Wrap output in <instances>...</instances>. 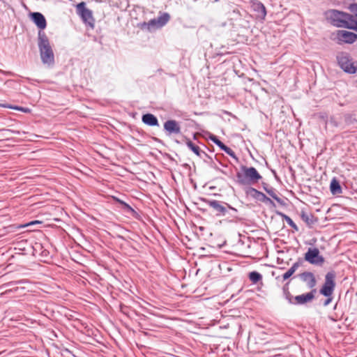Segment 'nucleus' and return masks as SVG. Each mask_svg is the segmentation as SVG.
Segmentation results:
<instances>
[{
	"label": "nucleus",
	"mask_w": 357,
	"mask_h": 357,
	"mask_svg": "<svg viewBox=\"0 0 357 357\" xmlns=\"http://www.w3.org/2000/svg\"><path fill=\"white\" fill-rule=\"evenodd\" d=\"M38 46L43 63L48 66L54 64V54L46 33L39 31L38 34Z\"/></svg>",
	"instance_id": "obj_1"
},
{
	"label": "nucleus",
	"mask_w": 357,
	"mask_h": 357,
	"mask_svg": "<svg viewBox=\"0 0 357 357\" xmlns=\"http://www.w3.org/2000/svg\"><path fill=\"white\" fill-rule=\"evenodd\" d=\"M241 172L236 173V183L242 186L251 185L259 182L262 176L253 167H246L242 165L241 167Z\"/></svg>",
	"instance_id": "obj_2"
},
{
	"label": "nucleus",
	"mask_w": 357,
	"mask_h": 357,
	"mask_svg": "<svg viewBox=\"0 0 357 357\" xmlns=\"http://www.w3.org/2000/svg\"><path fill=\"white\" fill-rule=\"evenodd\" d=\"M201 200L213 208L215 215L218 217L226 215L228 213V210H231L233 212V213L231 214V216L236 218V213H238L237 209L226 202L215 199H208L206 198H202Z\"/></svg>",
	"instance_id": "obj_3"
},
{
	"label": "nucleus",
	"mask_w": 357,
	"mask_h": 357,
	"mask_svg": "<svg viewBox=\"0 0 357 357\" xmlns=\"http://www.w3.org/2000/svg\"><path fill=\"white\" fill-rule=\"evenodd\" d=\"M330 18L334 26L347 28L349 21H354V16L347 13L332 10Z\"/></svg>",
	"instance_id": "obj_4"
},
{
	"label": "nucleus",
	"mask_w": 357,
	"mask_h": 357,
	"mask_svg": "<svg viewBox=\"0 0 357 357\" xmlns=\"http://www.w3.org/2000/svg\"><path fill=\"white\" fill-rule=\"evenodd\" d=\"M336 273L335 271L328 272L325 275L324 282L319 290V293L325 297L333 295L336 283Z\"/></svg>",
	"instance_id": "obj_5"
},
{
	"label": "nucleus",
	"mask_w": 357,
	"mask_h": 357,
	"mask_svg": "<svg viewBox=\"0 0 357 357\" xmlns=\"http://www.w3.org/2000/svg\"><path fill=\"white\" fill-rule=\"evenodd\" d=\"M76 13L86 24L92 28L94 26L95 20L92 11L86 7L85 2L82 1L76 6Z\"/></svg>",
	"instance_id": "obj_6"
},
{
	"label": "nucleus",
	"mask_w": 357,
	"mask_h": 357,
	"mask_svg": "<svg viewBox=\"0 0 357 357\" xmlns=\"http://www.w3.org/2000/svg\"><path fill=\"white\" fill-rule=\"evenodd\" d=\"M337 61L339 66L344 72L350 74H354L356 72L357 68L354 66L348 53H340L337 56Z\"/></svg>",
	"instance_id": "obj_7"
},
{
	"label": "nucleus",
	"mask_w": 357,
	"mask_h": 357,
	"mask_svg": "<svg viewBox=\"0 0 357 357\" xmlns=\"http://www.w3.org/2000/svg\"><path fill=\"white\" fill-rule=\"evenodd\" d=\"M304 260L317 266H322L325 261L324 257L320 255L317 248H309L304 255Z\"/></svg>",
	"instance_id": "obj_8"
},
{
	"label": "nucleus",
	"mask_w": 357,
	"mask_h": 357,
	"mask_svg": "<svg viewBox=\"0 0 357 357\" xmlns=\"http://www.w3.org/2000/svg\"><path fill=\"white\" fill-rule=\"evenodd\" d=\"M164 130L167 135H180L181 133V127L180 123L174 119L167 120L163 125Z\"/></svg>",
	"instance_id": "obj_9"
},
{
	"label": "nucleus",
	"mask_w": 357,
	"mask_h": 357,
	"mask_svg": "<svg viewBox=\"0 0 357 357\" xmlns=\"http://www.w3.org/2000/svg\"><path fill=\"white\" fill-rule=\"evenodd\" d=\"M316 293L317 289H313L306 294L296 296L291 302V305H303L310 303L314 300Z\"/></svg>",
	"instance_id": "obj_10"
},
{
	"label": "nucleus",
	"mask_w": 357,
	"mask_h": 357,
	"mask_svg": "<svg viewBox=\"0 0 357 357\" xmlns=\"http://www.w3.org/2000/svg\"><path fill=\"white\" fill-rule=\"evenodd\" d=\"M297 277L311 290L316 289L317 280L313 273L310 271H304L297 275Z\"/></svg>",
	"instance_id": "obj_11"
},
{
	"label": "nucleus",
	"mask_w": 357,
	"mask_h": 357,
	"mask_svg": "<svg viewBox=\"0 0 357 357\" xmlns=\"http://www.w3.org/2000/svg\"><path fill=\"white\" fill-rule=\"evenodd\" d=\"M337 38L340 42L352 44L357 40V34L345 30H339L337 32Z\"/></svg>",
	"instance_id": "obj_12"
},
{
	"label": "nucleus",
	"mask_w": 357,
	"mask_h": 357,
	"mask_svg": "<svg viewBox=\"0 0 357 357\" xmlns=\"http://www.w3.org/2000/svg\"><path fill=\"white\" fill-rule=\"evenodd\" d=\"M31 20L33 23L40 29L39 31H43L47 26V21L44 15L38 12L30 13Z\"/></svg>",
	"instance_id": "obj_13"
},
{
	"label": "nucleus",
	"mask_w": 357,
	"mask_h": 357,
	"mask_svg": "<svg viewBox=\"0 0 357 357\" xmlns=\"http://www.w3.org/2000/svg\"><path fill=\"white\" fill-rule=\"evenodd\" d=\"M185 142L187 146L197 156L202 158V155H206L207 154L202 151L200 147L194 144L189 138L184 137Z\"/></svg>",
	"instance_id": "obj_14"
},
{
	"label": "nucleus",
	"mask_w": 357,
	"mask_h": 357,
	"mask_svg": "<svg viewBox=\"0 0 357 357\" xmlns=\"http://www.w3.org/2000/svg\"><path fill=\"white\" fill-rule=\"evenodd\" d=\"M142 122L149 126H159L157 117L151 113L144 114L142 116Z\"/></svg>",
	"instance_id": "obj_15"
},
{
	"label": "nucleus",
	"mask_w": 357,
	"mask_h": 357,
	"mask_svg": "<svg viewBox=\"0 0 357 357\" xmlns=\"http://www.w3.org/2000/svg\"><path fill=\"white\" fill-rule=\"evenodd\" d=\"M33 249L34 255H38L43 259H47L50 256V252L40 243H36Z\"/></svg>",
	"instance_id": "obj_16"
},
{
	"label": "nucleus",
	"mask_w": 357,
	"mask_h": 357,
	"mask_svg": "<svg viewBox=\"0 0 357 357\" xmlns=\"http://www.w3.org/2000/svg\"><path fill=\"white\" fill-rule=\"evenodd\" d=\"M248 278L253 284H259L261 287L264 286L262 281V275L256 271H251L248 273Z\"/></svg>",
	"instance_id": "obj_17"
},
{
	"label": "nucleus",
	"mask_w": 357,
	"mask_h": 357,
	"mask_svg": "<svg viewBox=\"0 0 357 357\" xmlns=\"http://www.w3.org/2000/svg\"><path fill=\"white\" fill-rule=\"evenodd\" d=\"M303 259L299 258L297 261H296L291 267L284 273L282 277L283 280H286L289 279L295 272L302 265Z\"/></svg>",
	"instance_id": "obj_18"
},
{
	"label": "nucleus",
	"mask_w": 357,
	"mask_h": 357,
	"mask_svg": "<svg viewBox=\"0 0 357 357\" xmlns=\"http://www.w3.org/2000/svg\"><path fill=\"white\" fill-rule=\"evenodd\" d=\"M254 11L258 13V17L262 20H264L266 16V9L264 5L260 2H255V4L252 6Z\"/></svg>",
	"instance_id": "obj_19"
},
{
	"label": "nucleus",
	"mask_w": 357,
	"mask_h": 357,
	"mask_svg": "<svg viewBox=\"0 0 357 357\" xmlns=\"http://www.w3.org/2000/svg\"><path fill=\"white\" fill-rule=\"evenodd\" d=\"M140 28L142 29H147L151 31L152 29L160 28L157 23V19L154 18L149 21L148 22H143L140 24Z\"/></svg>",
	"instance_id": "obj_20"
},
{
	"label": "nucleus",
	"mask_w": 357,
	"mask_h": 357,
	"mask_svg": "<svg viewBox=\"0 0 357 357\" xmlns=\"http://www.w3.org/2000/svg\"><path fill=\"white\" fill-rule=\"evenodd\" d=\"M330 190L333 195L340 194L342 192L340 182L335 178H333L331 181Z\"/></svg>",
	"instance_id": "obj_21"
},
{
	"label": "nucleus",
	"mask_w": 357,
	"mask_h": 357,
	"mask_svg": "<svg viewBox=\"0 0 357 357\" xmlns=\"http://www.w3.org/2000/svg\"><path fill=\"white\" fill-rule=\"evenodd\" d=\"M301 218L309 226L314 225L317 221V218L312 213H307L303 211H301Z\"/></svg>",
	"instance_id": "obj_22"
},
{
	"label": "nucleus",
	"mask_w": 357,
	"mask_h": 357,
	"mask_svg": "<svg viewBox=\"0 0 357 357\" xmlns=\"http://www.w3.org/2000/svg\"><path fill=\"white\" fill-rule=\"evenodd\" d=\"M26 282L24 280H18V281H14L11 282L8 284H7L8 286L11 287L10 289H7L6 291H12V292H17L18 291H24V287H19L18 284H22Z\"/></svg>",
	"instance_id": "obj_23"
},
{
	"label": "nucleus",
	"mask_w": 357,
	"mask_h": 357,
	"mask_svg": "<svg viewBox=\"0 0 357 357\" xmlns=\"http://www.w3.org/2000/svg\"><path fill=\"white\" fill-rule=\"evenodd\" d=\"M289 281L284 284L282 287V291L285 299L291 304L294 296L289 291Z\"/></svg>",
	"instance_id": "obj_24"
},
{
	"label": "nucleus",
	"mask_w": 357,
	"mask_h": 357,
	"mask_svg": "<svg viewBox=\"0 0 357 357\" xmlns=\"http://www.w3.org/2000/svg\"><path fill=\"white\" fill-rule=\"evenodd\" d=\"M244 190L246 196L251 197L252 198L257 200L260 191L251 186L246 187Z\"/></svg>",
	"instance_id": "obj_25"
},
{
	"label": "nucleus",
	"mask_w": 357,
	"mask_h": 357,
	"mask_svg": "<svg viewBox=\"0 0 357 357\" xmlns=\"http://www.w3.org/2000/svg\"><path fill=\"white\" fill-rule=\"evenodd\" d=\"M156 19L158 26L161 28L169 22L170 19V15L167 13H163L160 16H159Z\"/></svg>",
	"instance_id": "obj_26"
},
{
	"label": "nucleus",
	"mask_w": 357,
	"mask_h": 357,
	"mask_svg": "<svg viewBox=\"0 0 357 357\" xmlns=\"http://www.w3.org/2000/svg\"><path fill=\"white\" fill-rule=\"evenodd\" d=\"M265 191L278 203H279L280 204H283V200L277 195V194L275 193V190L273 188H265Z\"/></svg>",
	"instance_id": "obj_27"
},
{
	"label": "nucleus",
	"mask_w": 357,
	"mask_h": 357,
	"mask_svg": "<svg viewBox=\"0 0 357 357\" xmlns=\"http://www.w3.org/2000/svg\"><path fill=\"white\" fill-rule=\"evenodd\" d=\"M122 209L126 212L131 214L133 217L138 215L137 213L126 202H121Z\"/></svg>",
	"instance_id": "obj_28"
},
{
	"label": "nucleus",
	"mask_w": 357,
	"mask_h": 357,
	"mask_svg": "<svg viewBox=\"0 0 357 357\" xmlns=\"http://www.w3.org/2000/svg\"><path fill=\"white\" fill-rule=\"evenodd\" d=\"M279 214L282 216V219L284 220L293 229H294L296 231L298 230L297 225L294 223V222L291 220L290 217L282 213H280Z\"/></svg>",
	"instance_id": "obj_29"
},
{
	"label": "nucleus",
	"mask_w": 357,
	"mask_h": 357,
	"mask_svg": "<svg viewBox=\"0 0 357 357\" xmlns=\"http://www.w3.org/2000/svg\"><path fill=\"white\" fill-rule=\"evenodd\" d=\"M257 201L261 202L267 204H271V205L275 206L274 202L269 197H268L264 193H263L261 192H260V194L258 197Z\"/></svg>",
	"instance_id": "obj_30"
},
{
	"label": "nucleus",
	"mask_w": 357,
	"mask_h": 357,
	"mask_svg": "<svg viewBox=\"0 0 357 357\" xmlns=\"http://www.w3.org/2000/svg\"><path fill=\"white\" fill-rule=\"evenodd\" d=\"M228 14H229V16L231 20H237L241 16L239 10L237 8H235V9L232 10L231 11H229L228 13Z\"/></svg>",
	"instance_id": "obj_31"
},
{
	"label": "nucleus",
	"mask_w": 357,
	"mask_h": 357,
	"mask_svg": "<svg viewBox=\"0 0 357 357\" xmlns=\"http://www.w3.org/2000/svg\"><path fill=\"white\" fill-rule=\"evenodd\" d=\"M209 139L215 143L221 150L224 149L226 146L223 142H222L215 135H211L209 137Z\"/></svg>",
	"instance_id": "obj_32"
},
{
	"label": "nucleus",
	"mask_w": 357,
	"mask_h": 357,
	"mask_svg": "<svg viewBox=\"0 0 357 357\" xmlns=\"http://www.w3.org/2000/svg\"><path fill=\"white\" fill-rule=\"evenodd\" d=\"M222 151H224L226 153H227L229 155H230L231 157L234 158L236 161L238 160V158L236 156L235 152L231 148L228 147L227 146H225Z\"/></svg>",
	"instance_id": "obj_33"
},
{
	"label": "nucleus",
	"mask_w": 357,
	"mask_h": 357,
	"mask_svg": "<svg viewBox=\"0 0 357 357\" xmlns=\"http://www.w3.org/2000/svg\"><path fill=\"white\" fill-rule=\"evenodd\" d=\"M3 107L10 108V109H15V110H18V111H22L24 112H27L28 111H29V109L28 108L22 107H20V106L3 105Z\"/></svg>",
	"instance_id": "obj_34"
},
{
	"label": "nucleus",
	"mask_w": 357,
	"mask_h": 357,
	"mask_svg": "<svg viewBox=\"0 0 357 357\" xmlns=\"http://www.w3.org/2000/svg\"><path fill=\"white\" fill-rule=\"evenodd\" d=\"M347 29H353L357 31V20L349 21Z\"/></svg>",
	"instance_id": "obj_35"
},
{
	"label": "nucleus",
	"mask_w": 357,
	"mask_h": 357,
	"mask_svg": "<svg viewBox=\"0 0 357 357\" xmlns=\"http://www.w3.org/2000/svg\"><path fill=\"white\" fill-rule=\"evenodd\" d=\"M349 10L351 12L355 14V16L357 17V3H351L349 6Z\"/></svg>",
	"instance_id": "obj_36"
},
{
	"label": "nucleus",
	"mask_w": 357,
	"mask_h": 357,
	"mask_svg": "<svg viewBox=\"0 0 357 357\" xmlns=\"http://www.w3.org/2000/svg\"><path fill=\"white\" fill-rule=\"evenodd\" d=\"M326 298H327L325 300V301H324V306H327V305H328L331 303V301H332V300H333V297H332V296H329V297H326Z\"/></svg>",
	"instance_id": "obj_37"
},
{
	"label": "nucleus",
	"mask_w": 357,
	"mask_h": 357,
	"mask_svg": "<svg viewBox=\"0 0 357 357\" xmlns=\"http://www.w3.org/2000/svg\"><path fill=\"white\" fill-rule=\"evenodd\" d=\"M263 189L265 190V188H269L266 183H262Z\"/></svg>",
	"instance_id": "obj_38"
},
{
	"label": "nucleus",
	"mask_w": 357,
	"mask_h": 357,
	"mask_svg": "<svg viewBox=\"0 0 357 357\" xmlns=\"http://www.w3.org/2000/svg\"><path fill=\"white\" fill-rule=\"evenodd\" d=\"M114 200H115L116 202H117L118 203H119L120 204H121V202H125L124 201L121 200L120 199H119V198H116V197L114 198Z\"/></svg>",
	"instance_id": "obj_39"
},
{
	"label": "nucleus",
	"mask_w": 357,
	"mask_h": 357,
	"mask_svg": "<svg viewBox=\"0 0 357 357\" xmlns=\"http://www.w3.org/2000/svg\"><path fill=\"white\" fill-rule=\"evenodd\" d=\"M250 3H251V6H252L255 2H257V0H249Z\"/></svg>",
	"instance_id": "obj_40"
},
{
	"label": "nucleus",
	"mask_w": 357,
	"mask_h": 357,
	"mask_svg": "<svg viewBox=\"0 0 357 357\" xmlns=\"http://www.w3.org/2000/svg\"><path fill=\"white\" fill-rule=\"evenodd\" d=\"M218 169L220 172H221L222 174H225V175H227V172H225V171L221 170V169Z\"/></svg>",
	"instance_id": "obj_41"
},
{
	"label": "nucleus",
	"mask_w": 357,
	"mask_h": 357,
	"mask_svg": "<svg viewBox=\"0 0 357 357\" xmlns=\"http://www.w3.org/2000/svg\"><path fill=\"white\" fill-rule=\"evenodd\" d=\"M272 172L274 174L276 178H278L277 174H276V172L275 170H272Z\"/></svg>",
	"instance_id": "obj_42"
},
{
	"label": "nucleus",
	"mask_w": 357,
	"mask_h": 357,
	"mask_svg": "<svg viewBox=\"0 0 357 357\" xmlns=\"http://www.w3.org/2000/svg\"><path fill=\"white\" fill-rule=\"evenodd\" d=\"M193 139H197V134L196 133L194 134Z\"/></svg>",
	"instance_id": "obj_43"
},
{
	"label": "nucleus",
	"mask_w": 357,
	"mask_h": 357,
	"mask_svg": "<svg viewBox=\"0 0 357 357\" xmlns=\"http://www.w3.org/2000/svg\"><path fill=\"white\" fill-rule=\"evenodd\" d=\"M36 222H37V221H36V222H30L29 224H28L27 225H33V224L36 223Z\"/></svg>",
	"instance_id": "obj_44"
},
{
	"label": "nucleus",
	"mask_w": 357,
	"mask_h": 357,
	"mask_svg": "<svg viewBox=\"0 0 357 357\" xmlns=\"http://www.w3.org/2000/svg\"><path fill=\"white\" fill-rule=\"evenodd\" d=\"M3 130H5V129H0V131H3Z\"/></svg>",
	"instance_id": "obj_45"
}]
</instances>
